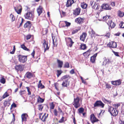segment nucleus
Wrapping results in <instances>:
<instances>
[{"instance_id":"f257e3e1","label":"nucleus","mask_w":124,"mask_h":124,"mask_svg":"<svg viewBox=\"0 0 124 124\" xmlns=\"http://www.w3.org/2000/svg\"><path fill=\"white\" fill-rule=\"evenodd\" d=\"M27 56L19 54L17 56L18 60L21 63H23L26 62L27 60Z\"/></svg>"},{"instance_id":"f03ea898","label":"nucleus","mask_w":124,"mask_h":124,"mask_svg":"<svg viewBox=\"0 0 124 124\" xmlns=\"http://www.w3.org/2000/svg\"><path fill=\"white\" fill-rule=\"evenodd\" d=\"M24 16L25 19L32 21L34 17V14L31 12H28L24 14Z\"/></svg>"},{"instance_id":"7ed1b4c3","label":"nucleus","mask_w":124,"mask_h":124,"mask_svg":"<svg viewBox=\"0 0 124 124\" xmlns=\"http://www.w3.org/2000/svg\"><path fill=\"white\" fill-rule=\"evenodd\" d=\"M80 98L78 97H77L76 98H74L73 105L76 108H77L80 106L79 103Z\"/></svg>"},{"instance_id":"20e7f679","label":"nucleus","mask_w":124,"mask_h":124,"mask_svg":"<svg viewBox=\"0 0 124 124\" xmlns=\"http://www.w3.org/2000/svg\"><path fill=\"white\" fill-rule=\"evenodd\" d=\"M31 24L30 21L27 22L24 25V28H27L30 31L32 30V31H34V28L33 26H31Z\"/></svg>"},{"instance_id":"39448f33","label":"nucleus","mask_w":124,"mask_h":124,"mask_svg":"<svg viewBox=\"0 0 124 124\" xmlns=\"http://www.w3.org/2000/svg\"><path fill=\"white\" fill-rule=\"evenodd\" d=\"M104 104L100 101H97L93 104L94 107H101L103 108L104 106Z\"/></svg>"},{"instance_id":"423d86ee","label":"nucleus","mask_w":124,"mask_h":124,"mask_svg":"<svg viewBox=\"0 0 124 124\" xmlns=\"http://www.w3.org/2000/svg\"><path fill=\"white\" fill-rule=\"evenodd\" d=\"M65 39L67 46L71 47L74 42L72 41V39L70 38H65Z\"/></svg>"},{"instance_id":"0eeeda50","label":"nucleus","mask_w":124,"mask_h":124,"mask_svg":"<svg viewBox=\"0 0 124 124\" xmlns=\"http://www.w3.org/2000/svg\"><path fill=\"white\" fill-rule=\"evenodd\" d=\"M43 45L44 48V52L48 50L49 48V46L48 45V42L45 39H44L42 41Z\"/></svg>"},{"instance_id":"6e6552de","label":"nucleus","mask_w":124,"mask_h":124,"mask_svg":"<svg viewBox=\"0 0 124 124\" xmlns=\"http://www.w3.org/2000/svg\"><path fill=\"white\" fill-rule=\"evenodd\" d=\"M101 7L102 9L105 10H110L111 9V8L110 6L106 3H104L102 4L101 6Z\"/></svg>"},{"instance_id":"1a4fd4ad","label":"nucleus","mask_w":124,"mask_h":124,"mask_svg":"<svg viewBox=\"0 0 124 124\" xmlns=\"http://www.w3.org/2000/svg\"><path fill=\"white\" fill-rule=\"evenodd\" d=\"M15 11L18 14H20L22 11V8L20 5L17 6L16 7H14Z\"/></svg>"},{"instance_id":"9d476101","label":"nucleus","mask_w":124,"mask_h":124,"mask_svg":"<svg viewBox=\"0 0 124 124\" xmlns=\"http://www.w3.org/2000/svg\"><path fill=\"white\" fill-rule=\"evenodd\" d=\"M111 82L112 84L116 85H119L122 83L120 79L115 81H112Z\"/></svg>"},{"instance_id":"9b49d317","label":"nucleus","mask_w":124,"mask_h":124,"mask_svg":"<svg viewBox=\"0 0 124 124\" xmlns=\"http://www.w3.org/2000/svg\"><path fill=\"white\" fill-rule=\"evenodd\" d=\"M81 9L78 7L73 10V14L76 16L78 15L80 13Z\"/></svg>"},{"instance_id":"f8f14e48","label":"nucleus","mask_w":124,"mask_h":124,"mask_svg":"<svg viewBox=\"0 0 124 124\" xmlns=\"http://www.w3.org/2000/svg\"><path fill=\"white\" fill-rule=\"evenodd\" d=\"M91 120L92 123L97 122L99 121L98 119H97L95 116L94 114H92L90 116Z\"/></svg>"},{"instance_id":"ddd939ff","label":"nucleus","mask_w":124,"mask_h":124,"mask_svg":"<svg viewBox=\"0 0 124 124\" xmlns=\"http://www.w3.org/2000/svg\"><path fill=\"white\" fill-rule=\"evenodd\" d=\"M108 25L109 26V29H110V27L111 29L114 28L115 26V23L114 22H112V20H110L107 23Z\"/></svg>"},{"instance_id":"4468645a","label":"nucleus","mask_w":124,"mask_h":124,"mask_svg":"<svg viewBox=\"0 0 124 124\" xmlns=\"http://www.w3.org/2000/svg\"><path fill=\"white\" fill-rule=\"evenodd\" d=\"M15 68L17 71H20L21 72L23 70V68L22 67V65L20 64L16 65L15 66Z\"/></svg>"},{"instance_id":"2eb2a0df","label":"nucleus","mask_w":124,"mask_h":124,"mask_svg":"<svg viewBox=\"0 0 124 124\" xmlns=\"http://www.w3.org/2000/svg\"><path fill=\"white\" fill-rule=\"evenodd\" d=\"M111 62L110 60L108 59L107 58L103 62V64H102V65H103L104 64L105 66L107 67L108 66V64Z\"/></svg>"},{"instance_id":"dca6fc26","label":"nucleus","mask_w":124,"mask_h":124,"mask_svg":"<svg viewBox=\"0 0 124 124\" xmlns=\"http://www.w3.org/2000/svg\"><path fill=\"white\" fill-rule=\"evenodd\" d=\"M84 20L83 18H81L80 17H79L76 19L75 20V22L79 24H81L82 23Z\"/></svg>"},{"instance_id":"f3484780","label":"nucleus","mask_w":124,"mask_h":124,"mask_svg":"<svg viewBox=\"0 0 124 124\" xmlns=\"http://www.w3.org/2000/svg\"><path fill=\"white\" fill-rule=\"evenodd\" d=\"M118 112V111L116 109V108H114L113 110L112 111V112H110V114L111 116H116L117 115Z\"/></svg>"},{"instance_id":"a211bd4d","label":"nucleus","mask_w":124,"mask_h":124,"mask_svg":"<svg viewBox=\"0 0 124 124\" xmlns=\"http://www.w3.org/2000/svg\"><path fill=\"white\" fill-rule=\"evenodd\" d=\"M74 2V1L73 0H68L66 5V6L67 7H69L71 6Z\"/></svg>"},{"instance_id":"6ab92c4d","label":"nucleus","mask_w":124,"mask_h":124,"mask_svg":"<svg viewBox=\"0 0 124 124\" xmlns=\"http://www.w3.org/2000/svg\"><path fill=\"white\" fill-rule=\"evenodd\" d=\"M32 77L33 75L30 72H27L25 76V77H26L28 79L31 78Z\"/></svg>"},{"instance_id":"aec40b11","label":"nucleus","mask_w":124,"mask_h":124,"mask_svg":"<svg viewBox=\"0 0 124 124\" xmlns=\"http://www.w3.org/2000/svg\"><path fill=\"white\" fill-rule=\"evenodd\" d=\"M87 35L86 33L85 32H83L80 37V39L84 41Z\"/></svg>"},{"instance_id":"412c9836","label":"nucleus","mask_w":124,"mask_h":124,"mask_svg":"<svg viewBox=\"0 0 124 124\" xmlns=\"http://www.w3.org/2000/svg\"><path fill=\"white\" fill-rule=\"evenodd\" d=\"M87 35L86 33L85 32H83L80 37V39L84 41Z\"/></svg>"},{"instance_id":"4be33fe9","label":"nucleus","mask_w":124,"mask_h":124,"mask_svg":"<svg viewBox=\"0 0 124 124\" xmlns=\"http://www.w3.org/2000/svg\"><path fill=\"white\" fill-rule=\"evenodd\" d=\"M27 115L25 113L23 114L21 116L22 122L25 121L26 120L27 117Z\"/></svg>"},{"instance_id":"5701e85b","label":"nucleus","mask_w":124,"mask_h":124,"mask_svg":"<svg viewBox=\"0 0 124 124\" xmlns=\"http://www.w3.org/2000/svg\"><path fill=\"white\" fill-rule=\"evenodd\" d=\"M57 61L58 65V67L59 68H61L62 67L63 64V62L58 59H57Z\"/></svg>"},{"instance_id":"b1692460","label":"nucleus","mask_w":124,"mask_h":124,"mask_svg":"<svg viewBox=\"0 0 124 124\" xmlns=\"http://www.w3.org/2000/svg\"><path fill=\"white\" fill-rule=\"evenodd\" d=\"M90 50L89 49L86 52L83 53V54L86 57H88L90 54Z\"/></svg>"},{"instance_id":"393cba45","label":"nucleus","mask_w":124,"mask_h":124,"mask_svg":"<svg viewBox=\"0 0 124 124\" xmlns=\"http://www.w3.org/2000/svg\"><path fill=\"white\" fill-rule=\"evenodd\" d=\"M43 8L42 7H39V8H38L37 9V11L38 13V14L39 16L40 15L42 12Z\"/></svg>"},{"instance_id":"a878e982","label":"nucleus","mask_w":124,"mask_h":124,"mask_svg":"<svg viewBox=\"0 0 124 124\" xmlns=\"http://www.w3.org/2000/svg\"><path fill=\"white\" fill-rule=\"evenodd\" d=\"M90 4L91 6H92V7L93 8H95V7L97 6V7L96 8V9H98V8H97L98 7V5H96L95 7H94V5L95 4V3H94L93 2V1H91L90 2Z\"/></svg>"},{"instance_id":"bb28decb","label":"nucleus","mask_w":124,"mask_h":124,"mask_svg":"<svg viewBox=\"0 0 124 124\" xmlns=\"http://www.w3.org/2000/svg\"><path fill=\"white\" fill-rule=\"evenodd\" d=\"M68 80H66L63 81L62 84V87H67L68 86Z\"/></svg>"},{"instance_id":"cd10ccee","label":"nucleus","mask_w":124,"mask_h":124,"mask_svg":"<svg viewBox=\"0 0 124 124\" xmlns=\"http://www.w3.org/2000/svg\"><path fill=\"white\" fill-rule=\"evenodd\" d=\"M80 49H81L85 50L86 49V45L84 44H81L80 47Z\"/></svg>"},{"instance_id":"c85d7f7f","label":"nucleus","mask_w":124,"mask_h":124,"mask_svg":"<svg viewBox=\"0 0 124 124\" xmlns=\"http://www.w3.org/2000/svg\"><path fill=\"white\" fill-rule=\"evenodd\" d=\"M21 47L24 50L29 51V49L27 48L24 44H23L21 45Z\"/></svg>"},{"instance_id":"c756f323","label":"nucleus","mask_w":124,"mask_h":124,"mask_svg":"<svg viewBox=\"0 0 124 124\" xmlns=\"http://www.w3.org/2000/svg\"><path fill=\"white\" fill-rule=\"evenodd\" d=\"M44 99L41 98L39 96H38L37 99V101L38 102H40L42 103L44 102Z\"/></svg>"},{"instance_id":"7c9ffc66","label":"nucleus","mask_w":124,"mask_h":124,"mask_svg":"<svg viewBox=\"0 0 124 124\" xmlns=\"http://www.w3.org/2000/svg\"><path fill=\"white\" fill-rule=\"evenodd\" d=\"M111 47L113 48H116V47L117 44L116 42L114 41H111Z\"/></svg>"},{"instance_id":"2f4dec72","label":"nucleus","mask_w":124,"mask_h":124,"mask_svg":"<svg viewBox=\"0 0 124 124\" xmlns=\"http://www.w3.org/2000/svg\"><path fill=\"white\" fill-rule=\"evenodd\" d=\"M118 16L120 17H123L124 16V13L120 11L118 12Z\"/></svg>"},{"instance_id":"473e14b6","label":"nucleus","mask_w":124,"mask_h":124,"mask_svg":"<svg viewBox=\"0 0 124 124\" xmlns=\"http://www.w3.org/2000/svg\"><path fill=\"white\" fill-rule=\"evenodd\" d=\"M79 113H82L84 111V109L83 107L80 108L78 109Z\"/></svg>"},{"instance_id":"72a5a7b5","label":"nucleus","mask_w":124,"mask_h":124,"mask_svg":"<svg viewBox=\"0 0 124 124\" xmlns=\"http://www.w3.org/2000/svg\"><path fill=\"white\" fill-rule=\"evenodd\" d=\"M3 104L4 106L5 107H6L7 106H9L10 104L8 101H4Z\"/></svg>"},{"instance_id":"f704fd0d","label":"nucleus","mask_w":124,"mask_h":124,"mask_svg":"<svg viewBox=\"0 0 124 124\" xmlns=\"http://www.w3.org/2000/svg\"><path fill=\"white\" fill-rule=\"evenodd\" d=\"M38 110L40 111H42L43 108L42 104H40L38 105Z\"/></svg>"},{"instance_id":"c9c22d12","label":"nucleus","mask_w":124,"mask_h":124,"mask_svg":"<svg viewBox=\"0 0 124 124\" xmlns=\"http://www.w3.org/2000/svg\"><path fill=\"white\" fill-rule=\"evenodd\" d=\"M81 6L83 8L85 9L87 7V5L86 3H83L81 4Z\"/></svg>"},{"instance_id":"e433bc0d","label":"nucleus","mask_w":124,"mask_h":124,"mask_svg":"<svg viewBox=\"0 0 124 124\" xmlns=\"http://www.w3.org/2000/svg\"><path fill=\"white\" fill-rule=\"evenodd\" d=\"M69 62H65L64 66V67L65 68H69Z\"/></svg>"},{"instance_id":"4c0bfd02","label":"nucleus","mask_w":124,"mask_h":124,"mask_svg":"<svg viewBox=\"0 0 124 124\" xmlns=\"http://www.w3.org/2000/svg\"><path fill=\"white\" fill-rule=\"evenodd\" d=\"M70 76L69 75H66L64 76H63L61 78L62 80H63L65 79L66 78H70Z\"/></svg>"},{"instance_id":"58836bf2","label":"nucleus","mask_w":124,"mask_h":124,"mask_svg":"<svg viewBox=\"0 0 124 124\" xmlns=\"http://www.w3.org/2000/svg\"><path fill=\"white\" fill-rule=\"evenodd\" d=\"M57 76L58 77L62 73V71L61 70H57Z\"/></svg>"},{"instance_id":"ea45409f","label":"nucleus","mask_w":124,"mask_h":124,"mask_svg":"<svg viewBox=\"0 0 124 124\" xmlns=\"http://www.w3.org/2000/svg\"><path fill=\"white\" fill-rule=\"evenodd\" d=\"M9 95L8 94L7 92H6L5 93L3 94V99H4L5 98L9 96Z\"/></svg>"},{"instance_id":"a19ab883","label":"nucleus","mask_w":124,"mask_h":124,"mask_svg":"<svg viewBox=\"0 0 124 124\" xmlns=\"http://www.w3.org/2000/svg\"><path fill=\"white\" fill-rule=\"evenodd\" d=\"M25 93L26 91L25 90L21 91L19 92V94L22 97L23 96V95Z\"/></svg>"},{"instance_id":"79ce46f5","label":"nucleus","mask_w":124,"mask_h":124,"mask_svg":"<svg viewBox=\"0 0 124 124\" xmlns=\"http://www.w3.org/2000/svg\"><path fill=\"white\" fill-rule=\"evenodd\" d=\"M12 19V22L14 21L15 20V16L13 15L12 14H11L10 15V16Z\"/></svg>"},{"instance_id":"37998d69","label":"nucleus","mask_w":124,"mask_h":124,"mask_svg":"<svg viewBox=\"0 0 124 124\" xmlns=\"http://www.w3.org/2000/svg\"><path fill=\"white\" fill-rule=\"evenodd\" d=\"M0 81L1 83L4 84L6 82L5 79L3 77L0 79Z\"/></svg>"},{"instance_id":"c03bdc74","label":"nucleus","mask_w":124,"mask_h":124,"mask_svg":"<svg viewBox=\"0 0 124 124\" xmlns=\"http://www.w3.org/2000/svg\"><path fill=\"white\" fill-rule=\"evenodd\" d=\"M95 59L93 56H91L90 58L91 62L92 63H94L95 62Z\"/></svg>"},{"instance_id":"a18cd8bd","label":"nucleus","mask_w":124,"mask_h":124,"mask_svg":"<svg viewBox=\"0 0 124 124\" xmlns=\"http://www.w3.org/2000/svg\"><path fill=\"white\" fill-rule=\"evenodd\" d=\"M38 88H41V89H43L45 87L44 85H43L42 83L40 84H38Z\"/></svg>"},{"instance_id":"49530a36","label":"nucleus","mask_w":124,"mask_h":124,"mask_svg":"<svg viewBox=\"0 0 124 124\" xmlns=\"http://www.w3.org/2000/svg\"><path fill=\"white\" fill-rule=\"evenodd\" d=\"M55 105L54 104L53 102H52L50 105V108L51 109H53Z\"/></svg>"},{"instance_id":"de8ad7c7","label":"nucleus","mask_w":124,"mask_h":124,"mask_svg":"<svg viewBox=\"0 0 124 124\" xmlns=\"http://www.w3.org/2000/svg\"><path fill=\"white\" fill-rule=\"evenodd\" d=\"M64 22L66 24V26L67 27L70 26L71 24V23L67 21H65Z\"/></svg>"},{"instance_id":"09e8293b","label":"nucleus","mask_w":124,"mask_h":124,"mask_svg":"<svg viewBox=\"0 0 124 124\" xmlns=\"http://www.w3.org/2000/svg\"><path fill=\"white\" fill-rule=\"evenodd\" d=\"M114 108H113V107H112L111 106L109 107V108L108 109V111L110 113V112H112V111L114 109Z\"/></svg>"},{"instance_id":"8fccbe9b","label":"nucleus","mask_w":124,"mask_h":124,"mask_svg":"<svg viewBox=\"0 0 124 124\" xmlns=\"http://www.w3.org/2000/svg\"><path fill=\"white\" fill-rule=\"evenodd\" d=\"M54 85L56 89L58 91L59 89L57 88V86L58 85V84L57 83H54Z\"/></svg>"},{"instance_id":"3c124183","label":"nucleus","mask_w":124,"mask_h":124,"mask_svg":"<svg viewBox=\"0 0 124 124\" xmlns=\"http://www.w3.org/2000/svg\"><path fill=\"white\" fill-rule=\"evenodd\" d=\"M26 88L27 90V91L28 92V95H30L31 94V92L30 91V88L28 87H26Z\"/></svg>"},{"instance_id":"603ef678","label":"nucleus","mask_w":124,"mask_h":124,"mask_svg":"<svg viewBox=\"0 0 124 124\" xmlns=\"http://www.w3.org/2000/svg\"><path fill=\"white\" fill-rule=\"evenodd\" d=\"M109 16H110L106 15V16L103 17V19L105 20H106L109 18Z\"/></svg>"},{"instance_id":"864d4df0","label":"nucleus","mask_w":124,"mask_h":124,"mask_svg":"<svg viewBox=\"0 0 124 124\" xmlns=\"http://www.w3.org/2000/svg\"><path fill=\"white\" fill-rule=\"evenodd\" d=\"M48 114H47L46 116H44V119L42 118V121L44 122L46 121V119L48 116Z\"/></svg>"},{"instance_id":"5fc2aeb1","label":"nucleus","mask_w":124,"mask_h":124,"mask_svg":"<svg viewBox=\"0 0 124 124\" xmlns=\"http://www.w3.org/2000/svg\"><path fill=\"white\" fill-rule=\"evenodd\" d=\"M64 121V117L62 116V118L59 121V122L60 123H62Z\"/></svg>"},{"instance_id":"6e6d98bb","label":"nucleus","mask_w":124,"mask_h":124,"mask_svg":"<svg viewBox=\"0 0 124 124\" xmlns=\"http://www.w3.org/2000/svg\"><path fill=\"white\" fill-rule=\"evenodd\" d=\"M54 115L56 116H57L58 115L57 111L56 109H54Z\"/></svg>"},{"instance_id":"4d7b16f0","label":"nucleus","mask_w":124,"mask_h":124,"mask_svg":"<svg viewBox=\"0 0 124 124\" xmlns=\"http://www.w3.org/2000/svg\"><path fill=\"white\" fill-rule=\"evenodd\" d=\"M106 88H107L108 89L110 88H111V86L109 84H106Z\"/></svg>"},{"instance_id":"13d9d810","label":"nucleus","mask_w":124,"mask_h":124,"mask_svg":"<svg viewBox=\"0 0 124 124\" xmlns=\"http://www.w3.org/2000/svg\"><path fill=\"white\" fill-rule=\"evenodd\" d=\"M120 26L121 28H124V23L123 22H121L120 24Z\"/></svg>"},{"instance_id":"bf43d9fd","label":"nucleus","mask_w":124,"mask_h":124,"mask_svg":"<svg viewBox=\"0 0 124 124\" xmlns=\"http://www.w3.org/2000/svg\"><path fill=\"white\" fill-rule=\"evenodd\" d=\"M112 52L116 56H119V55L118 54L119 53L118 52H115L113 50L112 51Z\"/></svg>"},{"instance_id":"052dcab7","label":"nucleus","mask_w":124,"mask_h":124,"mask_svg":"<svg viewBox=\"0 0 124 124\" xmlns=\"http://www.w3.org/2000/svg\"><path fill=\"white\" fill-rule=\"evenodd\" d=\"M31 35H27L26 36L27 40H28L30 39L31 37Z\"/></svg>"},{"instance_id":"680f3d73","label":"nucleus","mask_w":124,"mask_h":124,"mask_svg":"<svg viewBox=\"0 0 124 124\" xmlns=\"http://www.w3.org/2000/svg\"><path fill=\"white\" fill-rule=\"evenodd\" d=\"M110 35V33L108 32L104 36L107 37L108 38L109 37Z\"/></svg>"},{"instance_id":"e2e57ef3","label":"nucleus","mask_w":124,"mask_h":124,"mask_svg":"<svg viewBox=\"0 0 124 124\" xmlns=\"http://www.w3.org/2000/svg\"><path fill=\"white\" fill-rule=\"evenodd\" d=\"M12 107L15 108L16 107V105L14 102L11 105Z\"/></svg>"},{"instance_id":"0e129e2a","label":"nucleus","mask_w":124,"mask_h":124,"mask_svg":"<svg viewBox=\"0 0 124 124\" xmlns=\"http://www.w3.org/2000/svg\"><path fill=\"white\" fill-rule=\"evenodd\" d=\"M112 43L111 42H109L107 44V46L110 47H111Z\"/></svg>"},{"instance_id":"69168bd1","label":"nucleus","mask_w":124,"mask_h":124,"mask_svg":"<svg viewBox=\"0 0 124 124\" xmlns=\"http://www.w3.org/2000/svg\"><path fill=\"white\" fill-rule=\"evenodd\" d=\"M74 73H75L73 69L71 70L70 71V73L71 74H73Z\"/></svg>"},{"instance_id":"338daca9","label":"nucleus","mask_w":124,"mask_h":124,"mask_svg":"<svg viewBox=\"0 0 124 124\" xmlns=\"http://www.w3.org/2000/svg\"><path fill=\"white\" fill-rule=\"evenodd\" d=\"M81 29V27L79 26L78 27H77V29H76L75 31H79Z\"/></svg>"},{"instance_id":"774afa93","label":"nucleus","mask_w":124,"mask_h":124,"mask_svg":"<svg viewBox=\"0 0 124 124\" xmlns=\"http://www.w3.org/2000/svg\"><path fill=\"white\" fill-rule=\"evenodd\" d=\"M120 124H124V121L120 120L119 121Z\"/></svg>"}]
</instances>
